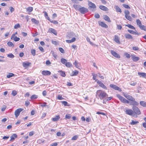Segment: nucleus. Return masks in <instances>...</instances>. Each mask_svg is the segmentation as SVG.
Segmentation results:
<instances>
[{
    "mask_svg": "<svg viewBox=\"0 0 146 146\" xmlns=\"http://www.w3.org/2000/svg\"><path fill=\"white\" fill-rule=\"evenodd\" d=\"M96 96L98 98H100V100H105L106 98L108 96V95L106 93L102 90H98L96 92Z\"/></svg>",
    "mask_w": 146,
    "mask_h": 146,
    "instance_id": "f257e3e1",
    "label": "nucleus"
},
{
    "mask_svg": "<svg viewBox=\"0 0 146 146\" xmlns=\"http://www.w3.org/2000/svg\"><path fill=\"white\" fill-rule=\"evenodd\" d=\"M125 112L127 114L131 115L134 117H137V115L135 114L133 111L131 109H127L126 110Z\"/></svg>",
    "mask_w": 146,
    "mask_h": 146,
    "instance_id": "f03ea898",
    "label": "nucleus"
},
{
    "mask_svg": "<svg viewBox=\"0 0 146 146\" xmlns=\"http://www.w3.org/2000/svg\"><path fill=\"white\" fill-rule=\"evenodd\" d=\"M117 97L122 102L127 104L129 103V102L128 100H126L125 98L120 95L119 94H117Z\"/></svg>",
    "mask_w": 146,
    "mask_h": 146,
    "instance_id": "7ed1b4c3",
    "label": "nucleus"
},
{
    "mask_svg": "<svg viewBox=\"0 0 146 146\" xmlns=\"http://www.w3.org/2000/svg\"><path fill=\"white\" fill-rule=\"evenodd\" d=\"M134 113L136 115H139L141 113L140 111L139 108L136 106H133L132 108Z\"/></svg>",
    "mask_w": 146,
    "mask_h": 146,
    "instance_id": "20e7f679",
    "label": "nucleus"
},
{
    "mask_svg": "<svg viewBox=\"0 0 146 146\" xmlns=\"http://www.w3.org/2000/svg\"><path fill=\"white\" fill-rule=\"evenodd\" d=\"M79 11L82 14H84L88 12V9L84 7H80Z\"/></svg>",
    "mask_w": 146,
    "mask_h": 146,
    "instance_id": "39448f33",
    "label": "nucleus"
},
{
    "mask_svg": "<svg viewBox=\"0 0 146 146\" xmlns=\"http://www.w3.org/2000/svg\"><path fill=\"white\" fill-rule=\"evenodd\" d=\"M23 110V108H19L15 110V114L16 118L19 115L20 112Z\"/></svg>",
    "mask_w": 146,
    "mask_h": 146,
    "instance_id": "423d86ee",
    "label": "nucleus"
},
{
    "mask_svg": "<svg viewBox=\"0 0 146 146\" xmlns=\"http://www.w3.org/2000/svg\"><path fill=\"white\" fill-rule=\"evenodd\" d=\"M96 81L97 83L99 85L102 87L104 89L106 90L107 88L106 86H105L102 82L98 80H96Z\"/></svg>",
    "mask_w": 146,
    "mask_h": 146,
    "instance_id": "0eeeda50",
    "label": "nucleus"
},
{
    "mask_svg": "<svg viewBox=\"0 0 146 146\" xmlns=\"http://www.w3.org/2000/svg\"><path fill=\"white\" fill-rule=\"evenodd\" d=\"M110 87L115 90H118L119 91H121V89L117 86L113 84H111L110 85Z\"/></svg>",
    "mask_w": 146,
    "mask_h": 146,
    "instance_id": "6e6552de",
    "label": "nucleus"
},
{
    "mask_svg": "<svg viewBox=\"0 0 146 146\" xmlns=\"http://www.w3.org/2000/svg\"><path fill=\"white\" fill-rule=\"evenodd\" d=\"M130 104L133 106H137L139 104V103L135 101V99L134 98L133 99L131 100V101L129 102Z\"/></svg>",
    "mask_w": 146,
    "mask_h": 146,
    "instance_id": "1a4fd4ad",
    "label": "nucleus"
},
{
    "mask_svg": "<svg viewBox=\"0 0 146 146\" xmlns=\"http://www.w3.org/2000/svg\"><path fill=\"white\" fill-rule=\"evenodd\" d=\"M123 96L127 99L130 101L133 99V98H134L131 96L128 95L127 94H123Z\"/></svg>",
    "mask_w": 146,
    "mask_h": 146,
    "instance_id": "9d476101",
    "label": "nucleus"
},
{
    "mask_svg": "<svg viewBox=\"0 0 146 146\" xmlns=\"http://www.w3.org/2000/svg\"><path fill=\"white\" fill-rule=\"evenodd\" d=\"M111 53L115 57H116L117 58H119L120 56L119 54L117 53L115 51H114L113 50H111Z\"/></svg>",
    "mask_w": 146,
    "mask_h": 146,
    "instance_id": "9b49d317",
    "label": "nucleus"
},
{
    "mask_svg": "<svg viewBox=\"0 0 146 146\" xmlns=\"http://www.w3.org/2000/svg\"><path fill=\"white\" fill-rule=\"evenodd\" d=\"M74 36L77 37V36L75 35V34L72 32H70L67 35V37L68 38H71Z\"/></svg>",
    "mask_w": 146,
    "mask_h": 146,
    "instance_id": "f8f14e48",
    "label": "nucleus"
},
{
    "mask_svg": "<svg viewBox=\"0 0 146 146\" xmlns=\"http://www.w3.org/2000/svg\"><path fill=\"white\" fill-rule=\"evenodd\" d=\"M11 39H13V40L16 42L20 40L19 38L17 37L16 36H15V34H14L12 35Z\"/></svg>",
    "mask_w": 146,
    "mask_h": 146,
    "instance_id": "ddd939ff",
    "label": "nucleus"
},
{
    "mask_svg": "<svg viewBox=\"0 0 146 146\" xmlns=\"http://www.w3.org/2000/svg\"><path fill=\"white\" fill-rule=\"evenodd\" d=\"M127 31L129 32L130 33L132 34L135 35H139L140 34V33H139L137 31H133L132 30L128 29Z\"/></svg>",
    "mask_w": 146,
    "mask_h": 146,
    "instance_id": "4468645a",
    "label": "nucleus"
},
{
    "mask_svg": "<svg viewBox=\"0 0 146 146\" xmlns=\"http://www.w3.org/2000/svg\"><path fill=\"white\" fill-rule=\"evenodd\" d=\"M42 74L45 76L50 75L51 74V72L47 70H43L42 71Z\"/></svg>",
    "mask_w": 146,
    "mask_h": 146,
    "instance_id": "2eb2a0df",
    "label": "nucleus"
},
{
    "mask_svg": "<svg viewBox=\"0 0 146 146\" xmlns=\"http://www.w3.org/2000/svg\"><path fill=\"white\" fill-rule=\"evenodd\" d=\"M48 32L50 33H53L56 35H57V33L55 30L52 28H50L48 30Z\"/></svg>",
    "mask_w": 146,
    "mask_h": 146,
    "instance_id": "dca6fc26",
    "label": "nucleus"
},
{
    "mask_svg": "<svg viewBox=\"0 0 146 146\" xmlns=\"http://www.w3.org/2000/svg\"><path fill=\"white\" fill-rule=\"evenodd\" d=\"M114 40L118 44L120 43V42L119 41V38L117 35H115V38Z\"/></svg>",
    "mask_w": 146,
    "mask_h": 146,
    "instance_id": "f3484780",
    "label": "nucleus"
},
{
    "mask_svg": "<svg viewBox=\"0 0 146 146\" xmlns=\"http://www.w3.org/2000/svg\"><path fill=\"white\" fill-rule=\"evenodd\" d=\"M88 5L90 7L94 9L96 8V6L95 4L91 2H89L88 3Z\"/></svg>",
    "mask_w": 146,
    "mask_h": 146,
    "instance_id": "a211bd4d",
    "label": "nucleus"
},
{
    "mask_svg": "<svg viewBox=\"0 0 146 146\" xmlns=\"http://www.w3.org/2000/svg\"><path fill=\"white\" fill-rule=\"evenodd\" d=\"M124 36L125 38L127 39H132L133 37L132 36L129 34H125Z\"/></svg>",
    "mask_w": 146,
    "mask_h": 146,
    "instance_id": "6ab92c4d",
    "label": "nucleus"
},
{
    "mask_svg": "<svg viewBox=\"0 0 146 146\" xmlns=\"http://www.w3.org/2000/svg\"><path fill=\"white\" fill-rule=\"evenodd\" d=\"M138 74L140 77H142L144 78H145L146 77V73H145L138 72Z\"/></svg>",
    "mask_w": 146,
    "mask_h": 146,
    "instance_id": "aec40b11",
    "label": "nucleus"
},
{
    "mask_svg": "<svg viewBox=\"0 0 146 146\" xmlns=\"http://www.w3.org/2000/svg\"><path fill=\"white\" fill-rule=\"evenodd\" d=\"M99 8L102 10L104 11H108V9L106 7L103 5H100L99 6Z\"/></svg>",
    "mask_w": 146,
    "mask_h": 146,
    "instance_id": "412c9836",
    "label": "nucleus"
},
{
    "mask_svg": "<svg viewBox=\"0 0 146 146\" xmlns=\"http://www.w3.org/2000/svg\"><path fill=\"white\" fill-rule=\"evenodd\" d=\"M17 135L16 134H13L10 137L11 139L10 140V141H13L15 139L17 138Z\"/></svg>",
    "mask_w": 146,
    "mask_h": 146,
    "instance_id": "4be33fe9",
    "label": "nucleus"
},
{
    "mask_svg": "<svg viewBox=\"0 0 146 146\" xmlns=\"http://www.w3.org/2000/svg\"><path fill=\"white\" fill-rule=\"evenodd\" d=\"M131 57L133 61L135 62L137 61L139 59V57L135 56L134 55H131Z\"/></svg>",
    "mask_w": 146,
    "mask_h": 146,
    "instance_id": "5701e85b",
    "label": "nucleus"
},
{
    "mask_svg": "<svg viewBox=\"0 0 146 146\" xmlns=\"http://www.w3.org/2000/svg\"><path fill=\"white\" fill-rule=\"evenodd\" d=\"M31 63L29 62H24L23 63V66L25 68H27L31 64Z\"/></svg>",
    "mask_w": 146,
    "mask_h": 146,
    "instance_id": "b1692460",
    "label": "nucleus"
},
{
    "mask_svg": "<svg viewBox=\"0 0 146 146\" xmlns=\"http://www.w3.org/2000/svg\"><path fill=\"white\" fill-rule=\"evenodd\" d=\"M114 8L116 9V12L120 13L122 11L121 9L117 5H115L114 6Z\"/></svg>",
    "mask_w": 146,
    "mask_h": 146,
    "instance_id": "393cba45",
    "label": "nucleus"
},
{
    "mask_svg": "<svg viewBox=\"0 0 146 146\" xmlns=\"http://www.w3.org/2000/svg\"><path fill=\"white\" fill-rule=\"evenodd\" d=\"M104 18L105 21L110 23L111 22L110 18L108 16L106 15H104Z\"/></svg>",
    "mask_w": 146,
    "mask_h": 146,
    "instance_id": "a878e982",
    "label": "nucleus"
},
{
    "mask_svg": "<svg viewBox=\"0 0 146 146\" xmlns=\"http://www.w3.org/2000/svg\"><path fill=\"white\" fill-rule=\"evenodd\" d=\"M100 25L102 27L105 28H107L108 27V25L105 23L102 22H101L100 23Z\"/></svg>",
    "mask_w": 146,
    "mask_h": 146,
    "instance_id": "bb28decb",
    "label": "nucleus"
},
{
    "mask_svg": "<svg viewBox=\"0 0 146 146\" xmlns=\"http://www.w3.org/2000/svg\"><path fill=\"white\" fill-rule=\"evenodd\" d=\"M125 25V26L128 27L129 28L131 29H134L135 31H136V30L135 28L133 26L130 24Z\"/></svg>",
    "mask_w": 146,
    "mask_h": 146,
    "instance_id": "cd10ccee",
    "label": "nucleus"
},
{
    "mask_svg": "<svg viewBox=\"0 0 146 146\" xmlns=\"http://www.w3.org/2000/svg\"><path fill=\"white\" fill-rule=\"evenodd\" d=\"M60 118L59 115H57L56 116L52 118V119L53 121H58Z\"/></svg>",
    "mask_w": 146,
    "mask_h": 146,
    "instance_id": "c85d7f7f",
    "label": "nucleus"
},
{
    "mask_svg": "<svg viewBox=\"0 0 146 146\" xmlns=\"http://www.w3.org/2000/svg\"><path fill=\"white\" fill-rule=\"evenodd\" d=\"M31 21L36 24L38 25L39 23V21L34 18L31 19Z\"/></svg>",
    "mask_w": 146,
    "mask_h": 146,
    "instance_id": "c756f323",
    "label": "nucleus"
},
{
    "mask_svg": "<svg viewBox=\"0 0 146 146\" xmlns=\"http://www.w3.org/2000/svg\"><path fill=\"white\" fill-rule=\"evenodd\" d=\"M73 7L76 10H78L79 11L81 7V6L80 5H73Z\"/></svg>",
    "mask_w": 146,
    "mask_h": 146,
    "instance_id": "7c9ffc66",
    "label": "nucleus"
},
{
    "mask_svg": "<svg viewBox=\"0 0 146 146\" xmlns=\"http://www.w3.org/2000/svg\"><path fill=\"white\" fill-rule=\"evenodd\" d=\"M15 76L14 74L12 73H9L7 75V77L8 78H10Z\"/></svg>",
    "mask_w": 146,
    "mask_h": 146,
    "instance_id": "2f4dec72",
    "label": "nucleus"
},
{
    "mask_svg": "<svg viewBox=\"0 0 146 146\" xmlns=\"http://www.w3.org/2000/svg\"><path fill=\"white\" fill-rule=\"evenodd\" d=\"M137 24L139 27L142 25V23L140 20L139 19L136 20Z\"/></svg>",
    "mask_w": 146,
    "mask_h": 146,
    "instance_id": "473e14b6",
    "label": "nucleus"
},
{
    "mask_svg": "<svg viewBox=\"0 0 146 146\" xmlns=\"http://www.w3.org/2000/svg\"><path fill=\"white\" fill-rule=\"evenodd\" d=\"M61 62L62 64H65L67 62V60L65 59L62 58L61 59Z\"/></svg>",
    "mask_w": 146,
    "mask_h": 146,
    "instance_id": "72a5a7b5",
    "label": "nucleus"
},
{
    "mask_svg": "<svg viewBox=\"0 0 146 146\" xmlns=\"http://www.w3.org/2000/svg\"><path fill=\"white\" fill-rule=\"evenodd\" d=\"M65 65L68 68H70L72 66V64L70 62H67Z\"/></svg>",
    "mask_w": 146,
    "mask_h": 146,
    "instance_id": "f704fd0d",
    "label": "nucleus"
},
{
    "mask_svg": "<svg viewBox=\"0 0 146 146\" xmlns=\"http://www.w3.org/2000/svg\"><path fill=\"white\" fill-rule=\"evenodd\" d=\"M51 53L52 54L54 57L55 59H56L57 58V56L56 54L52 50L51 52Z\"/></svg>",
    "mask_w": 146,
    "mask_h": 146,
    "instance_id": "c9c22d12",
    "label": "nucleus"
},
{
    "mask_svg": "<svg viewBox=\"0 0 146 146\" xmlns=\"http://www.w3.org/2000/svg\"><path fill=\"white\" fill-rule=\"evenodd\" d=\"M139 28L142 30L146 31V26L144 25H141L139 27Z\"/></svg>",
    "mask_w": 146,
    "mask_h": 146,
    "instance_id": "e433bc0d",
    "label": "nucleus"
},
{
    "mask_svg": "<svg viewBox=\"0 0 146 146\" xmlns=\"http://www.w3.org/2000/svg\"><path fill=\"white\" fill-rule=\"evenodd\" d=\"M38 98V96L36 95H32L30 98L31 100H33L36 99Z\"/></svg>",
    "mask_w": 146,
    "mask_h": 146,
    "instance_id": "4c0bfd02",
    "label": "nucleus"
},
{
    "mask_svg": "<svg viewBox=\"0 0 146 146\" xmlns=\"http://www.w3.org/2000/svg\"><path fill=\"white\" fill-rule=\"evenodd\" d=\"M126 18L130 21H131L132 20V18L129 15H127L125 16Z\"/></svg>",
    "mask_w": 146,
    "mask_h": 146,
    "instance_id": "58836bf2",
    "label": "nucleus"
},
{
    "mask_svg": "<svg viewBox=\"0 0 146 146\" xmlns=\"http://www.w3.org/2000/svg\"><path fill=\"white\" fill-rule=\"evenodd\" d=\"M62 104L64 105V106H69V105L68 104L67 102L65 101H63L61 102Z\"/></svg>",
    "mask_w": 146,
    "mask_h": 146,
    "instance_id": "ea45409f",
    "label": "nucleus"
},
{
    "mask_svg": "<svg viewBox=\"0 0 146 146\" xmlns=\"http://www.w3.org/2000/svg\"><path fill=\"white\" fill-rule=\"evenodd\" d=\"M140 104L142 106L146 107V102L144 101H141Z\"/></svg>",
    "mask_w": 146,
    "mask_h": 146,
    "instance_id": "a19ab883",
    "label": "nucleus"
},
{
    "mask_svg": "<svg viewBox=\"0 0 146 146\" xmlns=\"http://www.w3.org/2000/svg\"><path fill=\"white\" fill-rule=\"evenodd\" d=\"M59 72L60 73L61 76H62L64 77L65 76V74L64 72L62 71H60Z\"/></svg>",
    "mask_w": 146,
    "mask_h": 146,
    "instance_id": "79ce46f5",
    "label": "nucleus"
},
{
    "mask_svg": "<svg viewBox=\"0 0 146 146\" xmlns=\"http://www.w3.org/2000/svg\"><path fill=\"white\" fill-rule=\"evenodd\" d=\"M31 53L33 56H35L36 54V50L35 49H32Z\"/></svg>",
    "mask_w": 146,
    "mask_h": 146,
    "instance_id": "37998d69",
    "label": "nucleus"
},
{
    "mask_svg": "<svg viewBox=\"0 0 146 146\" xmlns=\"http://www.w3.org/2000/svg\"><path fill=\"white\" fill-rule=\"evenodd\" d=\"M7 44L9 46H13V47L14 46V44L12 42H9L7 43Z\"/></svg>",
    "mask_w": 146,
    "mask_h": 146,
    "instance_id": "c03bdc74",
    "label": "nucleus"
},
{
    "mask_svg": "<svg viewBox=\"0 0 146 146\" xmlns=\"http://www.w3.org/2000/svg\"><path fill=\"white\" fill-rule=\"evenodd\" d=\"M27 10L28 12H31L33 10V8L31 7H28L27 9Z\"/></svg>",
    "mask_w": 146,
    "mask_h": 146,
    "instance_id": "a18cd8bd",
    "label": "nucleus"
},
{
    "mask_svg": "<svg viewBox=\"0 0 146 146\" xmlns=\"http://www.w3.org/2000/svg\"><path fill=\"white\" fill-rule=\"evenodd\" d=\"M7 57L11 58H13L14 57V55L12 53H10V54H7Z\"/></svg>",
    "mask_w": 146,
    "mask_h": 146,
    "instance_id": "49530a36",
    "label": "nucleus"
},
{
    "mask_svg": "<svg viewBox=\"0 0 146 146\" xmlns=\"http://www.w3.org/2000/svg\"><path fill=\"white\" fill-rule=\"evenodd\" d=\"M72 73H73V74L72 75V76H76L78 74V71L76 70L75 71H73Z\"/></svg>",
    "mask_w": 146,
    "mask_h": 146,
    "instance_id": "de8ad7c7",
    "label": "nucleus"
},
{
    "mask_svg": "<svg viewBox=\"0 0 146 146\" xmlns=\"http://www.w3.org/2000/svg\"><path fill=\"white\" fill-rule=\"evenodd\" d=\"M124 55L127 58H129L130 57V54H128L127 52L125 53H124Z\"/></svg>",
    "mask_w": 146,
    "mask_h": 146,
    "instance_id": "09e8293b",
    "label": "nucleus"
},
{
    "mask_svg": "<svg viewBox=\"0 0 146 146\" xmlns=\"http://www.w3.org/2000/svg\"><path fill=\"white\" fill-rule=\"evenodd\" d=\"M78 138V136L77 135H75L73 137L72 139V140H76Z\"/></svg>",
    "mask_w": 146,
    "mask_h": 146,
    "instance_id": "8fccbe9b",
    "label": "nucleus"
},
{
    "mask_svg": "<svg viewBox=\"0 0 146 146\" xmlns=\"http://www.w3.org/2000/svg\"><path fill=\"white\" fill-rule=\"evenodd\" d=\"M57 98L60 100H62L64 99V98L62 97V96L58 95L57 97Z\"/></svg>",
    "mask_w": 146,
    "mask_h": 146,
    "instance_id": "3c124183",
    "label": "nucleus"
},
{
    "mask_svg": "<svg viewBox=\"0 0 146 146\" xmlns=\"http://www.w3.org/2000/svg\"><path fill=\"white\" fill-rule=\"evenodd\" d=\"M20 25L19 24H16L14 26V28L15 29H17L18 28H20Z\"/></svg>",
    "mask_w": 146,
    "mask_h": 146,
    "instance_id": "603ef678",
    "label": "nucleus"
},
{
    "mask_svg": "<svg viewBox=\"0 0 146 146\" xmlns=\"http://www.w3.org/2000/svg\"><path fill=\"white\" fill-rule=\"evenodd\" d=\"M78 62L77 61L75 60L74 63V64L75 65V66L77 68L79 67L78 66Z\"/></svg>",
    "mask_w": 146,
    "mask_h": 146,
    "instance_id": "864d4df0",
    "label": "nucleus"
},
{
    "mask_svg": "<svg viewBox=\"0 0 146 146\" xmlns=\"http://www.w3.org/2000/svg\"><path fill=\"white\" fill-rule=\"evenodd\" d=\"M59 50L62 53H64V50L62 48H59Z\"/></svg>",
    "mask_w": 146,
    "mask_h": 146,
    "instance_id": "5fc2aeb1",
    "label": "nucleus"
},
{
    "mask_svg": "<svg viewBox=\"0 0 146 146\" xmlns=\"http://www.w3.org/2000/svg\"><path fill=\"white\" fill-rule=\"evenodd\" d=\"M123 6L125 8L127 9H130V7L127 5L125 4H123Z\"/></svg>",
    "mask_w": 146,
    "mask_h": 146,
    "instance_id": "6e6d98bb",
    "label": "nucleus"
},
{
    "mask_svg": "<svg viewBox=\"0 0 146 146\" xmlns=\"http://www.w3.org/2000/svg\"><path fill=\"white\" fill-rule=\"evenodd\" d=\"M17 92L15 91V90H13V91L12 93V94L13 96H15L16 95H17Z\"/></svg>",
    "mask_w": 146,
    "mask_h": 146,
    "instance_id": "4d7b16f0",
    "label": "nucleus"
},
{
    "mask_svg": "<svg viewBox=\"0 0 146 146\" xmlns=\"http://www.w3.org/2000/svg\"><path fill=\"white\" fill-rule=\"evenodd\" d=\"M124 13L125 14V16H127L129 15L130 13L128 10H125L124 11Z\"/></svg>",
    "mask_w": 146,
    "mask_h": 146,
    "instance_id": "13d9d810",
    "label": "nucleus"
},
{
    "mask_svg": "<svg viewBox=\"0 0 146 146\" xmlns=\"http://www.w3.org/2000/svg\"><path fill=\"white\" fill-rule=\"evenodd\" d=\"M86 40L88 42L91 44L92 45H93V43L90 41V39L88 37H87L86 38Z\"/></svg>",
    "mask_w": 146,
    "mask_h": 146,
    "instance_id": "bf43d9fd",
    "label": "nucleus"
},
{
    "mask_svg": "<svg viewBox=\"0 0 146 146\" xmlns=\"http://www.w3.org/2000/svg\"><path fill=\"white\" fill-rule=\"evenodd\" d=\"M65 118L68 119H70L71 118V116L70 115V114H66L65 115Z\"/></svg>",
    "mask_w": 146,
    "mask_h": 146,
    "instance_id": "052dcab7",
    "label": "nucleus"
},
{
    "mask_svg": "<svg viewBox=\"0 0 146 146\" xmlns=\"http://www.w3.org/2000/svg\"><path fill=\"white\" fill-rule=\"evenodd\" d=\"M132 48L133 50H137L139 49V48L137 46H133V47Z\"/></svg>",
    "mask_w": 146,
    "mask_h": 146,
    "instance_id": "680f3d73",
    "label": "nucleus"
},
{
    "mask_svg": "<svg viewBox=\"0 0 146 146\" xmlns=\"http://www.w3.org/2000/svg\"><path fill=\"white\" fill-rule=\"evenodd\" d=\"M139 122L138 121H132V122L131 123V125H135L137 124V123H138Z\"/></svg>",
    "mask_w": 146,
    "mask_h": 146,
    "instance_id": "e2e57ef3",
    "label": "nucleus"
},
{
    "mask_svg": "<svg viewBox=\"0 0 146 146\" xmlns=\"http://www.w3.org/2000/svg\"><path fill=\"white\" fill-rule=\"evenodd\" d=\"M9 9L10 10V11L11 13H13L14 11V9L13 7H9Z\"/></svg>",
    "mask_w": 146,
    "mask_h": 146,
    "instance_id": "0e129e2a",
    "label": "nucleus"
},
{
    "mask_svg": "<svg viewBox=\"0 0 146 146\" xmlns=\"http://www.w3.org/2000/svg\"><path fill=\"white\" fill-rule=\"evenodd\" d=\"M137 84L136 82H131V83H130V84L132 86H135Z\"/></svg>",
    "mask_w": 146,
    "mask_h": 146,
    "instance_id": "69168bd1",
    "label": "nucleus"
},
{
    "mask_svg": "<svg viewBox=\"0 0 146 146\" xmlns=\"http://www.w3.org/2000/svg\"><path fill=\"white\" fill-rule=\"evenodd\" d=\"M94 17L96 18L97 19L99 18L100 17L98 13L95 14L94 15Z\"/></svg>",
    "mask_w": 146,
    "mask_h": 146,
    "instance_id": "338daca9",
    "label": "nucleus"
},
{
    "mask_svg": "<svg viewBox=\"0 0 146 146\" xmlns=\"http://www.w3.org/2000/svg\"><path fill=\"white\" fill-rule=\"evenodd\" d=\"M39 49L42 52H43L44 51V48L40 46L38 47Z\"/></svg>",
    "mask_w": 146,
    "mask_h": 146,
    "instance_id": "774afa93",
    "label": "nucleus"
}]
</instances>
